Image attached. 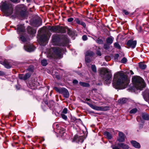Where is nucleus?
<instances>
[{
    "instance_id": "7c9ffc66",
    "label": "nucleus",
    "mask_w": 149,
    "mask_h": 149,
    "mask_svg": "<svg viewBox=\"0 0 149 149\" xmlns=\"http://www.w3.org/2000/svg\"><path fill=\"white\" fill-rule=\"evenodd\" d=\"M91 69L94 72H97L96 67L95 65H91Z\"/></svg>"
},
{
    "instance_id": "2eb2a0df",
    "label": "nucleus",
    "mask_w": 149,
    "mask_h": 149,
    "mask_svg": "<svg viewBox=\"0 0 149 149\" xmlns=\"http://www.w3.org/2000/svg\"><path fill=\"white\" fill-rule=\"evenodd\" d=\"M131 143L132 146L136 148H139L140 147V145L139 143L134 141H132Z\"/></svg>"
},
{
    "instance_id": "bf43d9fd",
    "label": "nucleus",
    "mask_w": 149,
    "mask_h": 149,
    "mask_svg": "<svg viewBox=\"0 0 149 149\" xmlns=\"http://www.w3.org/2000/svg\"><path fill=\"white\" fill-rule=\"evenodd\" d=\"M27 137H29V138L30 137V136H27Z\"/></svg>"
},
{
    "instance_id": "ddd939ff",
    "label": "nucleus",
    "mask_w": 149,
    "mask_h": 149,
    "mask_svg": "<svg viewBox=\"0 0 149 149\" xmlns=\"http://www.w3.org/2000/svg\"><path fill=\"white\" fill-rule=\"evenodd\" d=\"M17 30L18 33L19 34L20 32H24L25 29L23 25L19 24L17 26Z\"/></svg>"
},
{
    "instance_id": "3c124183",
    "label": "nucleus",
    "mask_w": 149,
    "mask_h": 149,
    "mask_svg": "<svg viewBox=\"0 0 149 149\" xmlns=\"http://www.w3.org/2000/svg\"><path fill=\"white\" fill-rule=\"evenodd\" d=\"M12 2H17V0H10Z\"/></svg>"
},
{
    "instance_id": "a18cd8bd",
    "label": "nucleus",
    "mask_w": 149,
    "mask_h": 149,
    "mask_svg": "<svg viewBox=\"0 0 149 149\" xmlns=\"http://www.w3.org/2000/svg\"><path fill=\"white\" fill-rule=\"evenodd\" d=\"M73 18H70L68 19V21L69 22H71L73 20Z\"/></svg>"
},
{
    "instance_id": "393cba45",
    "label": "nucleus",
    "mask_w": 149,
    "mask_h": 149,
    "mask_svg": "<svg viewBox=\"0 0 149 149\" xmlns=\"http://www.w3.org/2000/svg\"><path fill=\"white\" fill-rule=\"evenodd\" d=\"M79 84L81 86L84 87H88L90 86L89 84L88 83L82 82H80Z\"/></svg>"
},
{
    "instance_id": "c9c22d12",
    "label": "nucleus",
    "mask_w": 149,
    "mask_h": 149,
    "mask_svg": "<svg viewBox=\"0 0 149 149\" xmlns=\"http://www.w3.org/2000/svg\"><path fill=\"white\" fill-rule=\"evenodd\" d=\"M74 21H75L77 24H80L81 21H80L79 19L78 18H76L75 19Z\"/></svg>"
},
{
    "instance_id": "f257e3e1",
    "label": "nucleus",
    "mask_w": 149,
    "mask_h": 149,
    "mask_svg": "<svg viewBox=\"0 0 149 149\" xmlns=\"http://www.w3.org/2000/svg\"><path fill=\"white\" fill-rule=\"evenodd\" d=\"M130 80L123 71H118L113 75L112 84L116 89H124L127 86Z\"/></svg>"
},
{
    "instance_id": "a878e982",
    "label": "nucleus",
    "mask_w": 149,
    "mask_h": 149,
    "mask_svg": "<svg viewBox=\"0 0 149 149\" xmlns=\"http://www.w3.org/2000/svg\"><path fill=\"white\" fill-rule=\"evenodd\" d=\"M41 64L43 66H46L47 64V60L43 59L41 61Z\"/></svg>"
},
{
    "instance_id": "4d7b16f0",
    "label": "nucleus",
    "mask_w": 149,
    "mask_h": 149,
    "mask_svg": "<svg viewBox=\"0 0 149 149\" xmlns=\"http://www.w3.org/2000/svg\"><path fill=\"white\" fill-rule=\"evenodd\" d=\"M27 2H29L30 1V0H26Z\"/></svg>"
},
{
    "instance_id": "6e6d98bb",
    "label": "nucleus",
    "mask_w": 149,
    "mask_h": 149,
    "mask_svg": "<svg viewBox=\"0 0 149 149\" xmlns=\"http://www.w3.org/2000/svg\"><path fill=\"white\" fill-rule=\"evenodd\" d=\"M131 72H131V74H134V73H133V72H132V71H131Z\"/></svg>"
},
{
    "instance_id": "ea45409f",
    "label": "nucleus",
    "mask_w": 149,
    "mask_h": 149,
    "mask_svg": "<svg viewBox=\"0 0 149 149\" xmlns=\"http://www.w3.org/2000/svg\"><path fill=\"white\" fill-rule=\"evenodd\" d=\"M61 116L65 120H66L67 118V116L64 114H61Z\"/></svg>"
},
{
    "instance_id": "b1692460",
    "label": "nucleus",
    "mask_w": 149,
    "mask_h": 149,
    "mask_svg": "<svg viewBox=\"0 0 149 149\" xmlns=\"http://www.w3.org/2000/svg\"><path fill=\"white\" fill-rule=\"evenodd\" d=\"M93 52L88 51L86 52L85 56L86 57H88V56H91L93 55Z\"/></svg>"
},
{
    "instance_id": "20e7f679",
    "label": "nucleus",
    "mask_w": 149,
    "mask_h": 149,
    "mask_svg": "<svg viewBox=\"0 0 149 149\" xmlns=\"http://www.w3.org/2000/svg\"><path fill=\"white\" fill-rule=\"evenodd\" d=\"M0 8L6 16H8L11 15L13 12V8L12 4L6 1L1 2Z\"/></svg>"
},
{
    "instance_id": "72a5a7b5",
    "label": "nucleus",
    "mask_w": 149,
    "mask_h": 149,
    "mask_svg": "<svg viewBox=\"0 0 149 149\" xmlns=\"http://www.w3.org/2000/svg\"><path fill=\"white\" fill-rule=\"evenodd\" d=\"M127 58L125 57H124L121 61V63H126L127 61Z\"/></svg>"
},
{
    "instance_id": "49530a36",
    "label": "nucleus",
    "mask_w": 149,
    "mask_h": 149,
    "mask_svg": "<svg viewBox=\"0 0 149 149\" xmlns=\"http://www.w3.org/2000/svg\"><path fill=\"white\" fill-rule=\"evenodd\" d=\"M97 54L99 56H101V54L100 51H97L96 52Z\"/></svg>"
},
{
    "instance_id": "c03bdc74",
    "label": "nucleus",
    "mask_w": 149,
    "mask_h": 149,
    "mask_svg": "<svg viewBox=\"0 0 149 149\" xmlns=\"http://www.w3.org/2000/svg\"><path fill=\"white\" fill-rule=\"evenodd\" d=\"M68 110L67 108H65L63 111V113H66L67 112Z\"/></svg>"
},
{
    "instance_id": "412c9836",
    "label": "nucleus",
    "mask_w": 149,
    "mask_h": 149,
    "mask_svg": "<svg viewBox=\"0 0 149 149\" xmlns=\"http://www.w3.org/2000/svg\"><path fill=\"white\" fill-rule=\"evenodd\" d=\"M143 118L145 120H148L149 119V115L146 113H143L142 114Z\"/></svg>"
},
{
    "instance_id": "e433bc0d",
    "label": "nucleus",
    "mask_w": 149,
    "mask_h": 149,
    "mask_svg": "<svg viewBox=\"0 0 149 149\" xmlns=\"http://www.w3.org/2000/svg\"><path fill=\"white\" fill-rule=\"evenodd\" d=\"M54 102L53 101H50L49 102V104H50V106H48L50 108H52V107L53 106V105H54Z\"/></svg>"
},
{
    "instance_id": "7ed1b4c3",
    "label": "nucleus",
    "mask_w": 149,
    "mask_h": 149,
    "mask_svg": "<svg viewBox=\"0 0 149 149\" xmlns=\"http://www.w3.org/2000/svg\"><path fill=\"white\" fill-rule=\"evenodd\" d=\"M99 73L107 84L111 83L112 76L111 72L105 68H102L99 70Z\"/></svg>"
},
{
    "instance_id": "f8f14e48",
    "label": "nucleus",
    "mask_w": 149,
    "mask_h": 149,
    "mask_svg": "<svg viewBox=\"0 0 149 149\" xmlns=\"http://www.w3.org/2000/svg\"><path fill=\"white\" fill-rule=\"evenodd\" d=\"M119 137L117 139L118 141L120 142H123L125 141V134L121 132H119L118 133Z\"/></svg>"
},
{
    "instance_id": "79ce46f5",
    "label": "nucleus",
    "mask_w": 149,
    "mask_h": 149,
    "mask_svg": "<svg viewBox=\"0 0 149 149\" xmlns=\"http://www.w3.org/2000/svg\"><path fill=\"white\" fill-rule=\"evenodd\" d=\"M82 38L84 40H87V38L86 36L84 35L82 37Z\"/></svg>"
},
{
    "instance_id": "0eeeda50",
    "label": "nucleus",
    "mask_w": 149,
    "mask_h": 149,
    "mask_svg": "<svg viewBox=\"0 0 149 149\" xmlns=\"http://www.w3.org/2000/svg\"><path fill=\"white\" fill-rule=\"evenodd\" d=\"M53 52L51 55L52 57L58 58L60 57L63 49L61 48L58 47H54L52 49Z\"/></svg>"
},
{
    "instance_id": "c85d7f7f",
    "label": "nucleus",
    "mask_w": 149,
    "mask_h": 149,
    "mask_svg": "<svg viewBox=\"0 0 149 149\" xmlns=\"http://www.w3.org/2000/svg\"><path fill=\"white\" fill-rule=\"evenodd\" d=\"M139 67L140 68L142 69H144L146 67V64L142 63H141L139 65Z\"/></svg>"
},
{
    "instance_id": "a211bd4d",
    "label": "nucleus",
    "mask_w": 149,
    "mask_h": 149,
    "mask_svg": "<svg viewBox=\"0 0 149 149\" xmlns=\"http://www.w3.org/2000/svg\"><path fill=\"white\" fill-rule=\"evenodd\" d=\"M3 64L5 68L8 69L10 68L11 67L8 62L7 61H4L3 62Z\"/></svg>"
},
{
    "instance_id": "f704fd0d",
    "label": "nucleus",
    "mask_w": 149,
    "mask_h": 149,
    "mask_svg": "<svg viewBox=\"0 0 149 149\" xmlns=\"http://www.w3.org/2000/svg\"><path fill=\"white\" fill-rule=\"evenodd\" d=\"M54 89L57 92L61 93V91L62 90V88H58L56 87H55L54 88Z\"/></svg>"
},
{
    "instance_id": "de8ad7c7",
    "label": "nucleus",
    "mask_w": 149,
    "mask_h": 149,
    "mask_svg": "<svg viewBox=\"0 0 149 149\" xmlns=\"http://www.w3.org/2000/svg\"><path fill=\"white\" fill-rule=\"evenodd\" d=\"M73 82L74 84H77L78 82V81L77 80H73Z\"/></svg>"
},
{
    "instance_id": "4be33fe9",
    "label": "nucleus",
    "mask_w": 149,
    "mask_h": 149,
    "mask_svg": "<svg viewBox=\"0 0 149 149\" xmlns=\"http://www.w3.org/2000/svg\"><path fill=\"white\" fill-rule=\"evenodd\" d=\"M127 99L123 98L118 100V102L119 103L121 104H123L126 103L127 101Z\"/></svg>"
},
{
    "instance_id": "473e14b6",
    "label": "nucleus",
    "mask_w": 149,
    "mask_h": 149,
    "mask_svg": "<svg viewBox=\"0 0 149 149\" xmlns=\"http://www.w3.org/2000/svg\"><path fill=\"white\" fill-rule=\"evenodd\" d=\"M96 42L99 44H102L103 43V40L102 39L99 38H98L97 39Z\"/></svg>"
},
{
    "instance_id": "37998d69",
    "label": "nucleus",
    "mask_w": 149,
    "mask_h": 149,
    "mask_svg": "<svg viewBox=\"0 0 149 149\" xmlns=\"http://www.w3.org/2000/svg\"><path fill=\"white\" fill-rule=\"evenodd\" d=\"M104 48L106 49H108L109 48V46L107 44H105L104 45Z\"/></svg>"
},
{
    "instance_id": "09e8293b",
    "label": "nucleus",
    "mask_w": 149,
    "mask_h": 149,
    "mask_svg": "<svg viewBox=\"0 0 149 149\" xmlns=\"http://www.w3.org/2000/svg\"><path fill=\"white\" fill-rule=\"evenodd\" d=\"M4 74V72L2 71H0V76H2Z\"/></svg>"
},
{
    "instance_id": "dca6fc26",
    "label": "nucleus",
    "mask_w": 149,
    "mask_h": 149,
    "mask_svg": "<svg viewBox=\"0 0 149 149\" xmlns=\"http://www.w3.org/2000/svg\"><path fill=\"white\" fill-rule=\"evenodd\" d=\"M27 30L28 33L30 34H33L36 33V30L30 26L28 27Z\"/></svg>"
},
{
    "instance_id": "4468645a",
    "label": "nucleus",
    "mask_w": 149,
    "mask_h": 149,
    "mask_svg": "<svg viewBox=\"0 0 149 149\" xmlns=\"http://www.w3.org/2000/svg\"><path fill=\"white\" fill-rule=\"evenodd\" d=\"M66 32L65 29L62 26H58L57 33H64Z\"/></svg>"
},
{
    "instance_id": "cd10ccee",
    "label": "nucleus",
    "mask_w": 149,
    "mask_h": 149,
    "mask_svg": "<svg viewBox=\"0 0 149 149\" xmlns=\"http://www.w3.org/2000/svg\"><path fill=\"white\" fill-rule=\"evenodd\" d=\"M111 147L113 149H121L120 147L118 145V143L117 145L116 144L115 145H112L111 146Z\"/></svg>"
},
{
    "instance_id": "aec40b11",
    "label": "nucleus",
    "mask_w": 149,
    "mask_h": 149,
    "mask_svg": "<svg viewBox=\"0 0 149 149\" xmlns=\"http://www.w3.org/2000/svg\"><path fill=\"white\" fill-rule=\"evenodd\" d=\"M104 135L106 136L107 139H111L112 138V135L109 132H106L104 133Z\"/></svg>"
},
{
    "instance_id": "8fccbe9b",
    "label": "nucleus",
    "mask_w": 149,
    "mask_h": 149,
    "mask_svg": "<svg viewBox=\"0 0 149 149\" xmlns=\"http://www.w3.org/2000/svg\"><path fill=\"white\" fill-rule=\"evenodd\" d=\"M119 55L118 54H115V57L116 58H117L119 57Z\"/></svg>"
},
{
    "instance_id": "6ab92c4d",
    "label": "nucleus",
    "mask_w": 149,
    "mask_h": 149,
    "mask_svg": "<svg viewBox=\"0 0 149 149\" xmlns=\"http://www.w3.org/2000/svg\"><path fill=\"white\" fill-rule=\"evenodd\" d=\"M113 38L112 37H109L106 39L107 43L109 45L112 44L113 42Z\"/></svg>"
},
{
    "instance_id": "bb28decb",
    "label": "nucleus",
    "mask_w": 149,
    "mask_h": 149,
    "mask_svg": "<svg viewBox=\"0 0 149 149\" xmlns=\"http://www.w3.org/2000/svg\"><path fill=\"white\" fill-rule=\"evenodd\" d=\"M85 61H86V63L87 64V65L89 66V63L91 61L90 58L88 57H86Z\"/></svg>"
},
{
    "instance_id": "39448f33",
    "label": "nucleus",
    "mask_w": 149,
    "mask_h": 149,
    "mask_svg": "<svg viewBox=\"0 0 149 149\" xmlns=\"http://www.w3.org/2000/svg\"><path fill=\"white\" fill-rule=\"evenodd\" d=\"M132 81L134 86L137 89L142 90L146 86L144 80L139 76L133 77Z\"/></svg>"
},
{
    "instance_id": "a19ab883",
    "label": "nucleus",
    "mask_w": 149,
    "mask_h": 149,
    "mask_svg": "<svg viewBox=\"0 0 149 149\" xmlns=\"http://www.w3.org/2000/svg\"><path fill=\"white\" fill-rule=\"evenodd\" d=\"M123 12L124 13H125V15H128L129 13V12L128 11H126V10H123Z\"/></svg>"
},
{
    "instance_id": "9b49d317",
    "label": "nucleus",
    "mask_w": 149,
    "mask_h": 149,
    "mask_svg": "<svg viewBox=\"0 0 149 149\" xmlns=\"http://www.w3.org/2000/svg\"><path fill=\"white\" fill-rule=\"evenodd\" d=\"M61 93L63 95L64 97L66 98H68L69 96L68 91L67 89L64 88H62Z\"/></svg>"
},
{
    "instance_id": "6e6552de",
    "label": "nucleus",
    "mask_w": 149,
    "mask_h": 149,
    "mask_svg": "<svg viewBox=\"0 0 149 149\" xmlns=\"http://www.w3.org/2000/svg\"><path fill=\"white\" fill-rule=\"evenodd\" d=\"M87 104L92 108L97 111H105L106 110V107H98L91 104L88 102H87Z\"/></svg>"
},
{
    "instance_id": "4c0bfd02",
    "label": "nucleus",
    "mask_w": 149,
    "mask_h": 149,
    "mask_svg": "<svg viewBox=\"0 0 149 149\" xmlns=\"http://www.w3.org/2000/svg\"><path fill=\"white\" fill-rule=\"evenodd\" d=\"M80 24L82 26L85 28L86 27V24L84 22L81 21V22Z\"/></svg>"
},
{
    "instance_id": "f03ea898",
    "label": "nucleus",
    "mask_w": 149,
    "mask_h": 149,
    "mask_svg": "<svg viewBox=\"0 0 149 149\" xmlns=\"http://www.w3.org/2000/svg\"><path fill=\"white\" fill-rule=\"evenodd\" d=\"M58 26H49L47 30L46 29L44 30H43L42 29H41V32H43L44 31H45V33L42 35L41 38V42L45 44H43V45H45L47 42V40L49 39L51 36V34L49 32V31L57 33Z\"/></svg>"
},
{
    "instance_id": "864d4df0",
    "label": "nucleus",
    "mask_w": 149,
    "mask_h": 149,
    "mask_svg": "<svg viewBox=\"0 0 149 149\" xmlns=\"http://www.w3.org/2000/svg\"><path fill=\"white\" fill-rule=\"evenodd\" d=\"M39 25H39V24L38 25V24H37L35 26H36V27H38V26H39Z\"/></svg>"
},
{
    "instance_id": "c756f323",
    "label": "nucleus",
    "mask_w": 149,
    "mask_h": 149,
    "mask_svg": "<svg viewBox=\"0 0 149 149\" xmlns=\"http://www.w3.org/2000/svg\"><path fill=\"white\" fill-rule=\"evenodd\" d=\"M138 110L136 108H134L131 109L130 111V113L131 114L135 113L137 112Z\"/></svg>"
},
{
    "instance_id": "603ef678",
    "label": "nucleus",
    "mask_w": 149,
    "mask_h": 149,
    "mask_svg": "<svg viewBox=\"0 0 149 149\" xmlns=\"http://www.w3.org/2000/svg\"><path fill=\"white\" fill-rule=\"evenodd\" d=\"M24 76V75H21L20 76H19V78L20 79V77H23V76Z\"/></svg>"
},
{
    "instance_id": "9d476101",
    "label": "nucleus",
    "mask_w": 149,
    "mask_h": 149,
    "mask_svg": "<svg viewBox=\"0 0 149 149\" xmlns=\"http://www.w3.org/2000/svg\"><path fill=\"white\" fill-rule=\"evenodd\" d=\"M24 49L28 52H31L34 51L35 47L31 45H24Z\"/></svg>"
},
{
    "instance_id": "58836bf2",
    "label": "nucleus",
    "mask_w": 149,
    "mask_h": 149,
    "mask_svg": "<svg viewBox=\"0 0 149 149\" xmlns=\"http://www.w3.org/2000/svg\"><path fill=\"white\" fill-rule=\"evenodd\" d=\"M20 39L23 42H24L26 40L24 36H21Z\"/></svg>"
},
{
    "instance_id": "13d9d810",
    "label": "nucleus",
    "mask_w": 149,
    "mask_h": 149,
    "mask_svg": "<svg viewBox=\"0 0 149 149\" xmlns=\"http://www.w3.org/2000/svg\"><path fill=\"white\" fill-rule=\"evenodd\" d=\"M107 57V56H106V57H105V59Z\"/></svg>"
},
{
    "instance_id": "1a4fd4ad",
    "label": "nucleus",
    "mask_w": 149,
    "mask_h": 149,
    "mask_svg": "<svg viewBox=\"0 0 149 149\" xmlns=\"http://www.w3.org/2000/svg\"><path fill=\"white\" fill-rule=\"evenodd\" d=\"M136 40H130L127 42L126 44L128 47L133 49L136 47Z\"/></svg>"
},
{
    "instance_id": "f3484780",
    "label": "nucleus",
    "mask_w": 149,
    "mask_h": 149,
    "mask_svg": "<svg viewBox=\"0 0 149 149\" xmlns=\"http://www.w3.org/2000/svg\"><path fill=\"white\" fill-rule=\"evenodd\" d=\"M118 145L120 147V148H122L123 149H128L129 148V147L128 145L124 143H118Z\"/></svg>"
},
{
    "instance_id": "5fc2aeb1",
    "label": "nucleus",
    "mask_w": 149,
    "mask_h": 149,
    "mask_svg": "<svg viewBox=\"0 0 149 149\" xmlns=\"http://www.w3.org/2000/svg\"><path fill=\"white\" fill-rule=\"evenodd\" d=\"M89 100H90L89 99H88L87 98H86V101H89Z\"/></svg>"
},
{
    "instance_id": "5701e85b",
    "label": "nucleus",
    "mask_w": 149,
    "mask_h": 149,
    "mask_svg": "<svg viewBox=\"0 0 149 149\" xmlns=\"http://www.w3.org/2000/svg\"><path fill=\"white\" fill-rule=\"evenodd\" d=\"M30 76V74L29 73L25 74V75H24L23 77H20V79L25 80L29 78Z\"/></svg>"
},
{
    "instance_id": "423d86ee",
    "label": "nucleus",
    "mask_w": 149,
    "mask_h": 149,
    "mask_svg": "<svg viewBox=\"0 0 149 149\" xmlns=\"http://www.w3.org/2000/svg\"><path fill=\"white\" fill-rule=\"evenodd\" d=\"M64 40L62 43H61V41L59 36L57 35H53L52 36V42L53 45H58L59 46H64L66 44L67 42V36H64Z\"/></svg>"
},
{
    "instance_id": "2f4dec72",
    "label": "nucleus",
    "mask_w": 149,
    "mask_h": 149,
    "mask_svg": "<svg viewBox=\"0 0 149 149\" xmlns=\"http://www.w3.org/2000/svg\"><path fill=\"white\" fill-rule=\"evenodd\" d=\"M114 47L117 49H120L121 48L118 42L115 43L114 44Z\"/></svg>"
}]
</instances>
